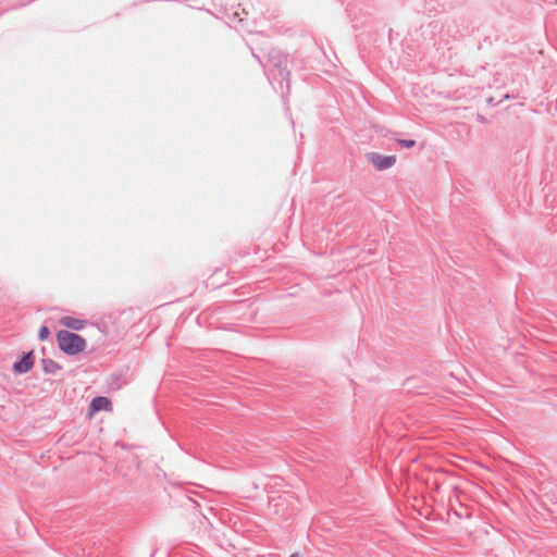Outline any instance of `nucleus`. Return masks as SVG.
Segmentation results:
<instances>
[{"label":"nucleus","instance_id":"obj_6","mask_svg":"<svg viewBox=\"0 0 557 557\" xmlns=\"http://www.w3.org/2000/svg\"><path fill=\"white\" fill-rule=\"evenodd\" d=\"M38 336H39V339L40 341H46L49 338L50 336V331L47 326H41L40 330H39V333H38Z\"/></svg>","mask_w":557,"mask_h":557},{"label":"nucleus","instance_id":"obj_5","mask_svg":"<svg viewBox=\"0 0 557 557\" xmlns=\"http://www.w3.org/2000/svg\"><path fill=\"white\" fill-rule=\"evenodd\" d=\"M60 323L63 326L71 329V330H75V331H79V330L84 329V326H85L84 320L78 319V318H73V317H63V318H61Z\"/></svg>","mask_w":557,"mask_h":557},{"label":"nucleus","instance_id":"obj_3","mask_svg":"<svg viewBox=\"0 0 557 557\" xmlns=\"http://www.w3.org/2000/svg\"><path fill=\"white\" fill-rule=\"evenodd\" d=\"M112 411V403L108 397L98 396L95 397L88 409V417L92 418L99 411Z\"/></svg>","mask_w":557,"mask_h":557},{"label":"nucleus","instance_id":"obj_7","mask_svg":"<svg viewBox=\"0 0 557 557\" xmlns=\"http://www.w3.org/2000/svg\"><path fill=\"white\" fill-rule=\"evenodd\" d=\"M397 144L403 146L404 148H411L414 146V140L411 139H397Z\"/></svg>","mask_w":557,"mask_h":557},{"label":"nucleus","instance_id":"obj_1","mask_svg":"<svg viewBox=\"0 0 557 557\" xmlns=\"http://www.w3.org/2000/svg\"><path fill=\"white\" fill-rule=\"evenodd\" d=\"M59 348L67 355H77L85 350L86 341L69 331H59L57 333Z\"/></svg>","mask_w":557,"mask_h":557},{"label":"nucleus","instance_id":"obj_8","mask_svg":"<svg viewBox=\"0 0 557 557\" xmlns=\"http://www.w3.org/2000/svg\"><path fill=\"white\" fill-rule=\"evenodd\" d=\"M289 557H298V555L297 554H293Z\"/></svg>","mask_w":557,"mask_h":557},{"label":"nucleus","instance_id":"obj_2","mask_svg":"<svg viewBox=\"0 0 557 557\" xmlns=\"http://www.w3.org/2000/svg\"><path fill=\"white\" fill-rule=\"evenodd\" d=\"M366 158L377 171L389 169L396 163L395 156H382L376 152H369L366 154Z\"/></svg>","mask_w":557,"mask_h":557},{"label":"nucleus","instance_id":"obj_4","mask_svg":"<svg viewBox=\"0 0 557 557\" xmlns=\"http://www.w3.org/2000/svg\"><path fill=\"white\" fill-rule=\"evenodd\" d=\"M34 366V354L33 351L27 352L23 356V358L15 362L13 366V370L16 373H26L28 372Z\"/></svg>","mask_w":557,"mask_h":557}]
</instances>
